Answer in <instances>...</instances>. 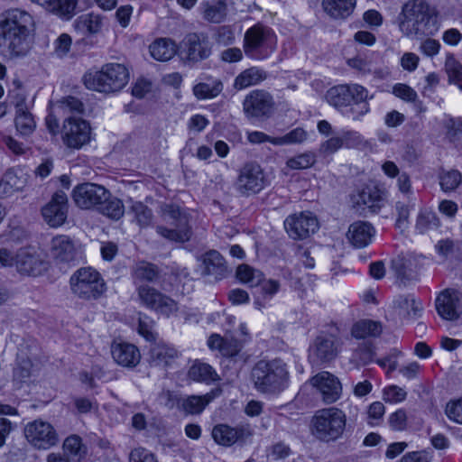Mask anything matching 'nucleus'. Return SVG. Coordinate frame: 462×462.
I'll use <instances>...</instances> for the list:
<instances>
[{"mask_svg": "<svg viewBox=\"0 0 462 462\" xmlns=\"http://www.w3.org/2000/svg\"><path fill=\"white\" fill-rule=\"evenodd\" d=\"M223 90V83L219 79L200 82L193 87L194 96L199 99H211L217 97Z\"/></svg>", "mask_w": 462, "mask_h": 462, "instance_id": "79ce46f5", "label": "nucleus"}, {"mask_svg": "<svg viewBox=\"0 0 462 462\" xmlns=\"http://www.w3.org/2000/svg\"><path fill=\"white\" fill-rule=\"evenodd\" d=\"M407 412L404 409H398L391 413L388 418V423L393 430L402 431L407 428Z\"/></svg>", "mask_w": 462, "mask_h": 462, "instance_id": "e2e57ef3", "label": "nucleus"}, {"mask_svg": "<svg viewBox=\"0 0 462 462\" xmlns=\"http://www.w3.org/2000/svg\"><path fill=\"white\" fill-rule=\"evenodd\" d=\"M375 235L374 226L365 221L352 223L346 233L348 242L356 248H364L371 244Z\"/></svg>", "mask_w": 462, "mask_h": 462, "instance_id": "cd10ccee", "label": "nucleus"}, {"mask_svg": "<svg viewBox=\"0 0 462 462\" xmlns=\"http://www.w3.org/2000/svg\"><path fill=\"white\" fill-rule=\"evenodd\" d=\"M51 255L58 263H69L79 257L74 242L67 236H57L51 240Z\"/></svg>", "mask_w": 462, "mask_h": 462, "instance_id": "bb28decb", "label": "nucleus"}, {"mask_svg": "<svg viewBox=\"0 0 462 462\" xmlns=\"http://www.w3.org/2000/svg\"><path fill=\"white\" fill-rule=\"evenodd\" d=\"M57 106L63 113L82 114L84 112V104L80 99L72 96L59 100Z\"/></svg>", "mask_w": 462, "mask_h": 462, "instance_id": "bf43d9fd", "label": "nucleus"}, {"mask_svg": "<svg viewBox=\"0 0 462 462\" xmlns=\"http://www.w3.org/2000/svg\"><path fill=\"white\" fill-rule=\"evenodd\" d=\"M284 227L291 238L304 239L318 230L319 222L311 212H300L289 216Z\"/></svg>", "mask_w": 462, "mask_h": 462, "instance_id": "f3484780", "label": "nucleus"}, {"mask_svg": "<svg viewBox=\"0 0 462 462\" xmlns=\"http://www.w3.org/2000/svg\"><path fill=\"white\" fill-rule=\"evenodd\" d=\"M129 206L128 214L133 217V220L140 227L149 226L153 218L152 211L145 204L141 201L131 200Z\"/></svg>", "mask_w": 462, "mask_h": 462, "instance_id": "a19ab883", "label": "nucleus"}, {"mask_svg": "<svg viewBox=\"0 0 462 462\" xmlns=\"http://www.w3.org/2000/svg\"><path fill=\"white\" fill-rule=\"evenodd\" d=\"M149 51L152 57L156 60L167 61L175 56L178 46L171 39L159 38L151 43Z\"/></svg>", "mask_w": 462, "mask_h": 462, "instance_id": "72a5a7b5", "label": "nucleus"}, {"mask_svg": "<svg viewBox=\"0 0 462 462\" xmlns=\"http://www.w3.org/2000/svg\"><path fill=\"white\" fill-rule=\"evenodd\" d=\"M382 198L376 189H373L370 188L364 189L358 194V204H363L369 208L375 210L381 208Z\"/></svg>", "mask_w": 462, "mask_h": 462, "instance_id": "13d9d810", "label": "nucleus"}, {"mask_svg": "<svg viewBox=\"0 0 462 462\" xmlns=\"http://www.w3.org/2000/svg\"><path fill=\"white\" fill-rule=\"evenodd\" d=\"M277 37L268 26L256 23L245 32L243 49L245 54L256 60L267 59L275 51Z\"/></svg>", "mask_w": 462, "mask_h": 462, "instance_id": "0eeeda50", "label": "nucleus"}, {"mask_svg": "<svg viewBox=\"0 0 462 462\" xmlns=\"http://www.w3.org/2000/svg\"><path fill=\"white\" fill-rule=\"evenodd\" d=\"M203 6V18L209 23H219L226 16V5L222 1L214 5L204 4Z\"/></svg>", "mask_w": 462, "mask_h": 462, "instance_id": "3c124183", "label": "nucleus"}, {"mask_svg": "<svg viewBox=\"0 0 462 462\" xmlns=\"http://www.w3.org/2000/svg\"><path fill=\"white\" fill-rule=\"evenodd\" d=\"M43 262L32 247L21 248L15 255L17 271L25 275L37 276L43 269Z\"/></svg>", "mask_w": 462, "mask_h": 462, "instance_id": "b1692460", "label": "nucleus"}, {"mask_svg": "<svg viewBox=\"0 0 462 462\" xmlns=\"http://www.w3.org/2000/svg\"><path fill=\"white\" fill-rule=\"evenodd\" d=\"M356 0H323L325 12L335 19L348 17L356 6Z\"/></svg>", "mask_w": 462, "mask_h": 462, "instance_id": "c9c22d12", "label": "nucleus"}, {"mask_svg": "<svg viewBox=\"0 0 462 462\" xmlns=\"http://www.w3.org/2000/svg\"><path fill=\"white\" fill-rule=\"evenodd\" d=\"M307 139V132L297 127L282 136L273 137L260 131L247 133V141L252 144L270 143L275 146L292 145L303 143Z\"/></svg>", "mask_w": 462, "mask_h": 462, "instance_id": "6ab92c4d", "label": "nucleus"}, {"mask_svg": "<svg viewBox=\"0 0 462 462\" xmlns=\"http://www.w3.org/2000/svg\"><path fill=\"white\" fill-rule=\"evenodd\" d=\"M382 328L380 323L363 319L355 323L351 329V334L356 338H365L367 337H376L380 335Z\"/></svg>", "mask_w": 462, "mask_h": 462, "instance_id": "a18cd8bd", "label": "nucleus"}, {"mask_svg": "<svg viewBox=\"0 0 462 462\" xmlns=\"http://www.w3.org/2000/svg\"><path fill=\"white\" fill-rule=\"evenodd\" d=\"M344 148H357L364 143L363 136L356 131H343L340 134Z\"/></svg>", "mask_w": 462, "mask_h": 462, "instance_id": "69168bd1", "label": "nucleus"}, {"mask_svg": "<svg viewBox=\"0 0 462 462\" xmlns=\"http://www.w3.org/2000/svg\"><path fill=\"white\" fill-rule=\"evenodd\" d=\"M109 196L110 191L104 186L92 182L79 184L72 190L73 201L82 209H98Z\"/></svg>", "mask_w": 462, "mask_h": 462, "instance_id": "9b49d317", "label": "nucleus"}, {"mask_svg": "<svg viewBox=\"0 0 462 462\" xmlns=\"http://www.w3.org/2000/svg\"><path fill=\"white\" fill-rule=\"evenodd\" d=\"M111 353L114 360L124 367H135L141 360L139 349L130 343L114 344Z\"/></svg>", "mask_w": 462, "mask_h": 462, "instance_id": "c85d7f7f", "label": "nucleus"}, {"mask_svg": "<svg viewBox=\"0 0 462 462\" xmlns=\"http://www.w3.org/2000/svg\"><path fill=\"white\" fill-rule=\"evenodd\" d=\"M140 303L147 309L169 318L179 310L176 300L149 285L136 287Z\"/></svg>", "mask_w": 462, "mask_h": 462, "instance_id": "1a4fd4ad", "label": "nucleus"}, {"mask_svg": "<svg viewBox=\"0 0 462 462\" xmlns=\"http://www.w3.org/2000/svg\"><path fill=\"white\" fill-rule=\"evenodd\" d=\"M212 52V44L204 33H189L184 39L185 59L190 62H199L208 59Z\"/></svg>", "mask_w": 462, "mask_h": 462, "instance_id": "412c9836", "label": "nucleus"}, {"mask_svg": "<svg viewBox=\"0 0 462 462\" xmlns=\"http://www.w3.org/2000/svg\"><path fill=\"white\" fill-rule=\"evenodd\" d=\"M104 21V16L92 12L78 16L73 22V27L82 35L97 34L102 31Z\"/></svg>", "mask_w": 462, "mask_h": 462, "instance_id": "c756f323", "label": "nucleus"}, {"mask_svg": "<svg viewBox=\"0 0 462 462\" xmlns=\"http://www.w3.org/2000/svg\"><path fill=\"white\" fill-rule=\"evenodd\" d=\"M315 162L316 154L313 152H306L289 158L286 166L291 170H305L312 167Z\"/></svg>", "mask_w": 462, "mask_h": 462, "instance_id": "5fc2aeb1", "label": "nucleus"}, {"mask_svg": "<svg viewBox=\"0 0 462 462\" xmlns=\"http://www.w3.org/2000/svg\"><path fill=\"white\" fill-rule=\"evenodd\" d=\"M188 375L190 379L206 383L220 380L216 370L208 364L196 361L189 369Z\"/></svg>", "mask_w": 462, "mask_h": 462, "instance_id": "4c0bfd02", "label": "nucleus"}, {"mask_svg": "<svg viewBox=\"0 0 462 462\" xmlns=\"http://www.w3.org/2000/svg\"><path fill=\"white\" fill-rule=\"evenodd\" d=\"M438 177L440 188L446 193L456 190L462 182L461 172L454 169H442L439 171Z\"/></svg>", "mask_w": 462, "mask_h": 462, "instance_id": "c03bdc74", "label": "nucleus"}, {"mask_svg": "<svg viewBox=\"0 0 462 462\" xmlns=\"http://www.w3.org/2000/svg\"><path fill=\"white\" fill-rule=\"evenodd\" d=\"M72 293L85 300L98 299L106 290L101 274L92 267L77 270L69 280Z\"/></svg>", "mask_w": 462, "mask_h": 462, "instance_id": "6e6552de", "label": "nucleus"}, {"mask_svg": "<svg viewBox=\"0 0 462 462\" xmlns=\"http://www.w3.org/2000/svg\"><path fill=\"white\" fill-rule=\"evenodd\" d=\"M29 175L20 168L7 170L0 180V198L21 191L28 183Z\"/></svg>", "mask_w": 462, "mask_h": 462, "instance_id": "393cba45", "label": "nucleus"}, {"mask_svg": "<svg viewBox=\"0 0 462 462\" xmlns=\"http://www.w3.org/2000/svg\"><path fill=\"white\" fill-rule=\"evenodd\" d=\"M342 338L337 328L316 337L311 351L314 357L319 362L334 360L341 350Z\"/></svg>", "mask_w": 462, "mask_h": 462, "instance_id": "dca6fc26", "label": "nucleus"}, {"mask_svg": "<svg viewBox=\"0 0 462 462\" xmlns=\"http://www.w3.org/2000/svg\"><path fill=\"white\" fill-rule=\"evenodd\" d=\"M160 217L164 224L156 226V233L173 243H185L192 236V227L189 215L179 206L162 204Z\"/></svg>", "mask_w": 462, "mask_h": 462, "instance_id": "20e7f679", "label": "nucleus"}, {"mask_svg": "<svg viewBox=\"0 0 462 462\" xmlns=\"http://www.w3.org/2000/svg\"><path fill=\"white\" fill-rule=\"evenodd\" d=\"M310 383L327 404L336 402L342 395V384L339 379L328 371L318 373L310 378Z\"/></svg>", "mask_w": 462, "mask_h": 462, "instance_id": "2eb2a0df", "label": "nucleus"}, {"mask_svg": "<svg viewBox=\"0 0 462 462\" xmlns=\"http://www.w3.org/2000/svg\"><path fill=\"white\" fill-rule=\"evenodd\" d=\"M204 266L203 273L206 275H213L216 279L224 277L226 272V266L222 255L215 250H210L201 256Z\"/></svg>", "mask_w": 462, "mask_h": 462, "instance_id": "473e14b6", "label": "nucleus"}, {"mask_svg": "<svg viewBox=\"0 0 462 462\" xmlns=\"http://www.w3.org/2000/svg\"><path fill=\"white\" fill-rule=\"evenodd\" d=\"M68 197L63 191L56 192L50 202L42 208V215L52 227L62 226L68 217Z\"/></svg>", "mask_w": 462, "mask_h": 462, "instance_id": "aec40b11", "label": "nucleus"}, {"mask_svg": "<svg viewBox=\"0 0 462 462\" xmlns=\"http://www.w3.org/2000/svg\"><path fill=\"white\" fill-rule=\"evenodd\" d=\"M24 436L28 442L38 449H48L59 442L54 427L42 420L29 422L24 428Z\"/></svg>", "mask_w": 462, "mask_h": 462, "instance_id": "f8f14e48", "label": "nucleus"}, {"mask_svg": "<svg viewBox=\"0 0 462 462\" xmlns=\"http://www.w3.org/2000/svg\"><path fill=\"white\" fill-rule=\"evenodd\" d=\"M91 129L89 124L79 117H68L61 129L64 144L69 148L80 149L90 140Z\"/></svg>", "mask_w": 462, "mask_h": 462, "instance_id": "ddd939ff", "label": "nucleus"}, {"mask_svg": "<svg viewBox=\"0 0 462 462\" xmlns=\"http://www.w3.org/2000/svg\"><path fill=\"white\" fill-rule=\"evenodd\" d=\"M385 413V407L381 402H374L367 410L368 423L372 426L378 425Z\"/></svg>", "mask_w": 462, "mask_h": 462, "instance_id": "0e129e2a", "label": "nucleus"}, {"mask_svg": "<svg viewBox=\"0 0 462 462\" xmlns=\"http://www.w3.org/2000/svg\"><path fill=\"white\" fill-rule=\"evenodd\" d=\"M251 380L258 393L268 395L279 394L288 386L287 365L281 359L260 360L252 369Z\"/></svg>", "mask_w": 462, "mask_h": 462, "instance_id": "7ed1b4c3", "label": "nucleus"}, {"mask_svg": "<svg viewBox=\"0 0 462 462\" xmlns=\"http://www.w3.org/2000/svg\"><path fill=\"white\" fill-rule=\"evenodd\" d=\"M365 95L362 99L354 98L350 106L346 109V115L354 121H360L365 115L370 112V105L368 100L374 97L369 94V91L365 88Z\"/></svg>", "mask_w": 462, "mask_h": 462, "instance_id": "ea45409f", "label": "nucleus"}, {"mask_svg": "<svg viewBox=\"0 0 462 462\" xmlns=\"http://www.w3.org/2000/svg\"><path fill=\"white\" fill-rule=\"evenodd\" d=\"M378 55L371 53L365 56H356L346 60L347 65L363 75L374 74L375 78L383 79L389 76L386 67H377Z\"/></svg>", "mask_w": 462, "mask_h": 462, "instance_id": "a878e982", "label": "nucleus"}, {"mask_svg": "<svg viewBox=\"0 0 462 462\" xmlns=\"http://www.w3.org/2000/svg\"><path fill=\"white\" fill-rule=\"evenodd\" d=\"M212 438L218 445L230 447L238 441H244L253 435L249 425L231 427L227 424H217L212 430Z\"/></svg>", "mask_w": 462, "mask_h": 462, "instance_id": "4be33fe9", "label": "nucleus"}, {"mask_svg": "<svg viewBox=\"0 0 462 462\" xmlns=\"http://www.w3.org/2000/svg\"><path fill=\"white\" fill-rule=\"evenodd\" d=\"M395 308L402 310L408 315H418L422 310L421 302L418 301L412 295H400L393 300Z\"/></svg>", "mask_w": 462, "mask_h": 462, "instance_id": "8fccbe9b", "label": "nucleus"}, {"mask_svg": "<svg viewBox=\"0 0 462 462\" xmlns=\"http://www.w3.org/2000/svg\"><path fill=\"white\" fill-rule=\"evenodd\" d=\"M98 210L105 216L118 220L124 216L125 207L123 202L111 195L104 204L100 205Z\"/></svg>", "mask_w": 462, "mask_h": 462, "instance_id": "603ef678", "label": "nucleus"}, {"mask_svg": "<svg viewBox=\"0 0 462 462\" xmlns=\"http://www.w3.org/2000/svg\"><path fill=\"white\" fill-rule=\"evenodd\" d=\"M34 375L35 370L31 360L20 358L14 368L13 383L17 388H21L23 384L29 383Z\"/></svg>", "mask_w": 462, "mask_h": 462, "instance_id": "58836bf2", "label": "nucleus"}, {"mask_svg": "<svg viewBox=\"0 0 462 462\" xmlns=\"http://www.w3.org/2000/svg\"><path fill=\"white\" fill-rule=\"evenodd\" d=\"M78 5V0H51L50 13L63 20H70Z\"/></svg>", "mask_w": 462, "mask_h": 462, "instance_id": "de8ad7c7", "label": "nucleus"}, {"mask_svg": "<svg viewBox=\"0 0 462 462\" xmlns=\"http://www.w3.org/2000/svg\"><path fill=\"white\" fill-rule=\"evenodd\" d=\"M178 357V351L164 342L153 344L150 348V363L155 366L170 365Z\"/></svg>", "mask_w": 462, "mask_h": 462, "instance_id": "2f4dec72", "label": "nucleus"}, {"mask_svg": "<svg viewBox=\"0 0 462 462\" xmlns=\"http://www.w3.org/2000/svg\"><path fill=\"white\" fill-rule=\"evenodd\" d=\"M445 413L449 420L456 423L462 424V398L448 402Z\"/></svg>", "mask_w": 462, "mask_h": 462, "instance_id": "774afa93", "label": "nucleus"}, {"mask_svg": "<svg viewBox=\"0 0 462 462\" xmlns=\"http://www.w3.org/2000/svg\"><path fill=\"white\" fill-rule=\"evenodd\" d=\"M445 70L448 80L457 84L462 80V64L452 54H448L445 61Z\"/></svg>", "mask_w": 462, "mask_h": 462, "instance_id": "4d7b16f0", "label": "nucleus"}, {"mask_svg": "<svg viewBox=\"0 0 462 462\" xmlns=\"http://www.w3.org/2000/svg\"><path fill=\"white\" fill-rule=\"evenodd\" d=\"M461 293L454 289H446L436 299L439 315L447 320H456L460 316Z\"/></svg>", "mask_w": 462, "mask_h": 462, "instance_id": "5701e85b", "label": "nucleus"}, {"mask_svg": "<svg viewBox=\"0 0 462 462\" xmlns=\"http://www.w3.org/2000/svg\"><path fill=\"white\" fill-rule=\"evenodd\" d=\"M365 94V87L360 84H341L331 88L326 98L331 106L341 110L348 107L354 98L362 99Z\"/></svg>", "mask_w": 462, "mask_h": 462, "instance_id": "a211bd4d", "label": "nucleus"}, {"mask_svg": "<svg viewBox=\"0 0 462 462\" xmlns=\"http://www.w3.org/2000/svg\"><path fill=\"white\" fill-rule=\"evenodd\" d=\"M407 391L396 384L385 386L382 392V398L387 403L396 404L406 400Z\"/></svg>", "mask_w": 462, "mask_h": 462, "instance_id": "6e6d98bb", "label": "nucleus"}, {"mask_svg": "<svg viewBox=\"0 0 462 462\" xmlns=\"http://www.w3.org/2000/svg\"><path fill=\"white\" fill-rule=\"evenodd\" d=\"M374 352L373 344L364 342L355 350L353 357L360 365H366L373 360Z\"/></svg>", "mask_w": 462, "mask_h": 462, "instance_id": "052dcab7", "label": "nucleus"}, {"mask_svg": "<svg viewBox=\"0 0 462 462\" xmlns=\"http://www.w3.org/2000/svg\"><path fill=\"white\" fill-rule=\"evenodd\" d=\"M129 462H158V460L152 452L139 447L131 450Z\"/></svg>", "mask_w": 462, "mask_h": 462, "instance_id": "338daca9", "label": "nucleus"}, {"mask_svg": "<svg viewBox=\"0 0 462 462\" xmlns=\"http://www.w3.org/2000/svg\"><path fill=\"white\" fill-rule=\"evenodd\" d=\"M266 72L257 67H251L243 70L235 79V88L241 90L257 85L266 79Z\"/></svg>", "mask_w": 462, "mask_h": 462, "instance_id": "e433bc0d", "label": "nucleus"}, {"mask_svg": "<svg viewBox=\"0 0 462 462\" xmlns=\"http://www.w3.org/2000/svg\"><path fill=\"white\" fill-rule=\"evenodd\" d=\"M62 448L69 457L78 461L81 460L87 453V448L82 443V439L75 434L65 439Z\"/></svg>", "mask_w": 462, "mask_h": 462, "instance_id": "49530a36", "label": "nucleus"}, {"mask_svg": "<svg viewBox=\"0 0 462 462\" xmlns=\"http://www.w3.org/2000/svg\"><path fill=\"white\" fill-rule=\"evenodd\" d=\"M159 276L158 268L150 263L141 262L134 265L132 277L134 284L142 282H154Z\"/></svg>", "mask_w": 462, "mask_h": 462, "instance_id": "37998d69", "label": "nucleus"}, {"mask_svg": "<svg viewBox=\"0 0 462 462\" xmlns=\"http://www.w3.org/2000/svg\"><path fill=\"white\" fill-rule=\"evenodd\" d=\"M397 23L403 36L422 39L439 31V12L426 0H408L402 6Z\"/></svg>", "mask_w": 462, "mask_h": 462, "instance_id": "f03ea898", "label": "nucleus"}, {"mask_svg": "<svg viewBox=\"0 0 462 462\" xmlns=\"http://www.w3.org/2000/svg\"><path fill=\"white\" fill-rule=\"evenodd\" d=\"M220 394L221 390L217 388L204 395H190L182 401V410L188 414H200L205 410L206 406Z\"/></svg>", "mask_w": 462, "mask_h": 462, "instance_id": "7c9ffc66", "label": "nucleus"}, {"mask_svg": "<svg viewBox=\"0 0 462 462\" xmlns=\"http://www.w3.org/2000/svg\"><path fill=\"white\" fill-rule=\"evenodd\" d=\"M439 224V219L435 213L421 211L417 217L415 228L420 234H424L429 230L438 228Z\"/></svg>", "mask_w": 462, "mask_h": 462, "instance_id": "864d4df0", "label": "nucleus"}, {"mask_svg": "<svg viewBox=\"0 0 462 462\" xmlns=\"http://www.w3.org/2000/svg\"><path fill=\"white\" fill-rule=\"evenodd\" d=\"M263 273L259 270L254 269L247 264H241L236 269L237 279L250 287L260 285L263 281Z\"/></svg>", "mask_w": 462, "mask_h": 462, "instance_id": "09e8293b", "label": "nucleus"}, {"mask_svg": "<svg viewBox=\"0 0 462 462\" xmlns=\"http://www.w3.org/2000/svg\"><path fill=\"white\" fill-rule=\"evenodd\" d=\"M34 19L25 10L8 9L0 15V52L9 58L25 56L31 49Z\"/></svg>", "mask_w": 462, "mask_h": 462, "instance_id": "f257e3e1", "label": "nucleus"}, {"mask_svg": "<svg viewBox=\"0 0 462 462\" xmlns=\"http://www.w3.org/2000/svg\"><path fill=\"white\" fill-rule=\"evenodd\" d=\"M346 426L345 411L337 407L319 410L311 420L313 436L322 442H334L341 439Z\"/></svg>", "mask_w": 462, "mask_h": 462, "instance_id": "423d86ee", "label": "nucleus"}, {"mask_svg": "<svg viewBox=\"0 0 462 462\" xmlns=\"http://www.w3.org/2000/svg\"><path fill=\"white\" fill-rule=\"evenodd\" d=\"M266 186L262 167L255 162H246L239 171L236 189L243 196L259 193Z\"/></svg>", "mask_w": 462, "mask_h": 462, "instance_id": "9d476101", "label": "nucleus"}, {"mask_svg": "<svg viewBox=\"0 0 462 462\" xmlns=\"http://www.w3.org/2000/svg\"><path fill=\"white\" fill-rule=\"evenodd\" d=\"M273 97L263 89H255L247 94L243 102V109L248 117H270L274 111Z\"/></svg>", "mask_w": 462, "mask_h": 462, "instance_id": "4468645a", "label": "nucleus"}, {"mask_svg": "<svg viewBox=\"0 0 462 462\" xmlns=\"http://www.w3.org/2000/svg\"><path fill=\"white\" fill-rule=\"evenodd\" d=\"M341 148L344 147L340 135L332 136L320 143L319 153L323 157H328L334 154Z\"/></svg>", "mask_w": 462, "mask_h": 462, "instance_id": "680f3d73", "label": "nucleus"}, {"mask_svg": "<svg viewBox=\"0 0 462 462\" xmlns=\"http://www.w3.org/2000/svg\"><path fill=\"white\" fill-rule=\"evenodd\" d=\"M129 80L126 67L119 63H107L100 70L87 72L83 83L89 90L114 93L123 89Z\"/></svg>", "mask_w": 462, "mask_h": 462, "instance_id": "39448f33", "label": "nucleus"}, {"mask_svg": "<svg viewBox=\"0 0 462 462\" xmlns=\"http://www.w3.org/2000/svg\"><path fill=\"white\" fill-rule=\"evenodd\" d=\"M24 101L25 99L21 97V100L15 104L16 116L14 123L16 130L20 134L29 135L34 131L36 124L32 114L28 111Z\"/></svg>", "mask_w": 462, "mask_h": 462, "instance_id": "f704fd0d", "label": "nucleus"}]
</instances>
